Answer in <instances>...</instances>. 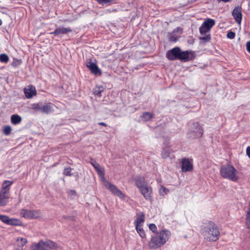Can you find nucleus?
Here are the masks:
<instances>
[{"label":"nucleus","instance_id":"nucleus-31","mask_svg":"<svg viewBox=\"0 0 250 250\" xmlns=\"http://www.w3.org/2000/svg\"><path fill=\"white\" fill-rule=\"evenodd\" d=\"M137 232L138 233L139 235L143 238L146 237V233L144 230L141 228V226H138L137 228H135Z\"/></svg>","mask_w":250,"mask_h":250},{"label":"nucleus","instance_id":"nucleus-45","mask_svg":"<svg viewBox=\"0 0 250 250\" xmlns=\"http://www.w3.org/2000/svg\"><path fill=\"white\" fill-rule=\"evenodd\" d=\"M4 216L5 215H0V220H1L2 222H3Z\"/></svg>","mask_w":250,"mask_h":250},{"label":"nucleus","instance_id":"nucleus-43","mask_svg":"<svg viewBox=\"0 0 250 250\" xmlns=\"http://www.w3.org/2000/svg\"><path fill=\"white\" fill-rule=\"evenodd\" d=\"M99 125L104 126H107V125L104 122H99L98 124Z\"/></svg>","mask_w":250,"mask_h":250},{"label":"nucleus","instance_id":"nucleus-22","mask_svg":"<svg viewBox=\"0 0 250 250\" xmlns=\"http://www.w3.org/2000/svg\"><path fill=\"white\" fill-rule=\"evenodd\" d=\"M13 181L5 180L2 183V188L0 191L9 193L10 186L13 184Z\"/></svg>","mask_w":250,"mask_h":250},{"label":"nucleus","instance_id":"nucleus-39","mask_svg":"<svg viewBox=\"0 0 250 250\" xmlns=\"http://www.w3.org/2000/svg\"><path fill=\"white\" fill-rule=\"evenodd\" d=\"M167 191H168L167 189L163 187H161L160 190V192L162 195L166 194Z\"/></svg>","mask_w":250,"mask_h":250},{"label":"nucleus","instance_id":"nucleus-17","mask_svg":"<svg viewBox=\"0 0 250 250\" xmlns=\"http://www.w3.org/2000/svg\"><path fill=\"white\" fill-rule=\"evenodd\" d=\"M53 104L48 103L45 104H42L41 112L48 114L54 111Z\"/></svg>","mask_w":250,"mask_h":250},{"label":"nucleus","instance_id":"nucleus-24","mask_svg":"<svg viewBox=\"0 0 250 250\" xmlns=\"http://www.w3.org/2000/svg\"><path fill=\"white\" fill-rule=\"evenodd\" d=\"M21 120V117L18 114H13L11 117V123L15 125L20 124Z\"/></svg>","mask_w":250,"mask_h":250},{"label":"nucleus","instance_id":"nucleus-42","mask_svg":"<svg viewBox=\"0 0 250 250\" xmlns=\"http://www.w3.org/2000/svg\"><path fill=\"white\" fill-rule=\"evenodd\" d=\"M246 153L248 156H250V146L247 147L246 149Z\"/></svg>","mask_w":250,"mask_h":250},{"label":"nucleus","instance_id":"nucleus-14","mask_svg":"<svg viewBox=\"0 0 250 250\" xmlns=\"http://www.w3.org/2000/svg\"><path fill=\"white\" fill-rule=\"evenodd\" d=\"M140 191L146 200L149 201L151 200V195L152 193V189L151 187L147 185L142 188H141Z\"/></svg>","mask_w":250,"mask_h":250},{"label":"nucleus","instance_id":"nucleus-27","mask_svg":"<svg viewBox=\"0 0 250 250\" xmlns=\"http://www.w3.org/2000/svg\"><path fill=\"white\" fill-rule=\"evenodd\" d=\"M42 104H43L42 103H41V102L38 103L33 104L32 105V108L36 111H41V112Z\"/></svg>","mask_w":250,"mask_h":250},{"label":"nucleus","instance_id":"nucleus-36","mask_svg":"<svg viewBox=\"0 0 250 250\" xmlns=\"http://www.w3.org/2000/svg\"><path fill=\"white\" fill-rule=\"evenodd\" d=\"M201 40H203L206 42H209L211 40V36L210 34H207L205 36L202 37L200 38Z\"/></svg>","mask_w":250,"mask_h":250},{"label":"nucleus","instance_id":"nucleus-38","mask_svg":"<svg viewBox=\"0 0 250 250\" xmlns=\"http://www.w3.org/2000/svg\"><path fill=\"white\" fill-rule=\"evenodd\" d=\"M149 228L153 232H156L157 230V227L154 224H150L149 226Z\"/></svg>","mask_w":250,"mask_h":250},{"label":"nucleus","instance_id":"nucleus-10","mask_svg":"<svg viewBox=\"0 0 250 250\" xmlns=\"http://www.w3.org/2000/svg\"><path fill=\"white\" fill-rule=\"evenodd\" d=\"M86 67L90 71L91 73L95 76H101L102 75V71L99 68L97 64L95 62H92L91 60L87 62L86 64Z\"/></svg>","mask_w":250,"mask_h":250},{"label":"nucleus","instance_id":"nucleus-34","mask_svg":"<svg viewBox=\"0 0 250 250\" xmlns=\"http://www.w3.org/2000/svg\"><path fill=\"white\" fill-rule=\"evenodd\" d=\"M71 168L70 167L65 168L63 171V174L65 176H70L72 175V174L71 173Z\"/></svg>","mask_w":250,"mask_h":250},{"label":"nucleus","instance_id":"nucleus-37","mask_svg":"<svg viewBox=\"0 0 250 250\" xmlns=\"http://www.w3.org/2000/svg\"><path fill=\"white\" fill-rule=\"evenodd\" d=\"M19 240H20V245L21 247H23V246H24L27 243V241L26 239L22 238V237L18 238L17 239V241H19Z\"/></svg>","mask_w":250,"mask_h":250},{"label":"nucleus","instance_id":"nucleus-48","mask_svg":"<svg viewBox=\"0 0 250 250\" xmlns=\"http://www.w3.org/2000/svg\"><path fill=\"white\" fill-rule=\"evenodd\" d=\"M140 66H141V65H137L136 69H139Z\"/></svg>","mask_w":250,"mask_h":250},{"label":"nucleus","instance_id":"nucleus-15","mask_svg":"<svg viewBox=\"0 0 250 250\" xmlns=\"http://www.w3.org/2000/svg\"><path fill=\"white\" fill-rule=\"evenodd\" d=\"M3 222L5 223L7 225H12V226H21V222L17 219L14 218H9L7 216L5 215L4 217V219L3 220Z\"/></svg>","mask_w":250,"mask_h":250},{"label":"nucleus","instance_id":"nucleus-47","mask_svg":"<svg viewBox=\"0 0 250 250\" xmlns=\"http://www.w3.org/2000/svg\"><path fill=\"white\" fill-rule=\"evenodd\" d=\"M2 23V21L1 19H0V26L1 25Z\"/></svg>","mask_w":250,"mask_h":250},{"label":"nucleus","instance_id":"nucleus-16","mask_svg":"<svg viewBox=\"0 0 250 250\" xmlns=\"http://www.w3.org/2000/svg\"><path fill=\"white\" fill-rule=\"evenodd\" d=\"M9 198V193L4 192V191H0V206H5L8 199Z\"/></svg>","mask_w":250,"mask_h":250},{"label":"nucleus","instance_id":"nucleus-29","mask_svg":"<svg viewBox=\"0 0 250 250\" xmlns=\"http://www.w3.org/2000/svg\"><path fill=\"white\" fill-rule=\"evenodd\" d=\"M9 60L8 56L5 54L2 53L0 54V62L2 63H7Z\"/></svg>","mask_w":250,"mask_h":250},{"label":"nucleus","instance_id":"nucleus-46","mask_svg":"<svg viewBox=\"0 0 250 250\" xmlns=\"http://www.w3.org/2000/svg\"><path fill=\"white\" fill-rule=\"evenodd\" d=\"M218 1H223L224 2H228L230 0H217Z\"/></svg>","mask_w":250,"mask_h":250},{"label":"nucleus","instance_id":"nucleus-3","mask_svg":"<svg viewBox=\"0 0 250 250\" xmlns=\"http://www.w3.org/2000/svg\"><path fill=\"white\" fill-rule=\"evenodd\" d=\"M170 232L167 230H163L159 234L152 237L148 246L151 249H156L164 245L168 240Z\"/></svg>","mask_w":250,"mask_h":250},{"label":"nucleus","instance_id":"nucleus-28","mask_svg":"<svg viewBox=\"0 0 250 250\" xmlns=\"http://www.w3.org/2000/svg\"><path fill=\"white\" fill-rule=\"evenodd\" d=\"M104 88L103 86H99L96 87L93 89V93L95 95H98L99 97L101 96V94L103 92Z\"/></svg>","mask_w":250,"mask_h":250},{"label":"nucleus","instance_id":"nucleus-19","mask_svg":"<svg viewBox=\"0 0 250 250\" xmlns=\"http://www.w3.org/2000/svg\"><path fill=\"white\" fill-rule=\"evenodd\" d=\"M24 93L26 97L28 99L31 98L37 94L35 88L32 86L30 88H24Z\"/></svg>","mask_w":250,"mask_h":250},{"label":"nucleus","instance_id":"nucleus-18","mask_svg":"<svg viewBox=\"0 0 250 250\" xmlns=\"http://www.w3.org/2000/svg\"><path fill=\"white\" fill-rule=\"evenodd\" d=\"M145 214L143 212H140L137 214V218L134 221L135 228H137L138 226H141V224L145 222Z\"/></svg>","mask_w":250,"mask_h":250},{"label":"nucleus","instance_id":"nucleus-9","mask_svg":"<svg viewBox=\"0 0 250 250\" xmlns=\"http://www.w3.org/2000/svg\"><path fill=\"white\" fill-rule=\"evenodd\" d=\"M104 186L106 188L109 189L112 194L117 196L120 199H122L124 198V194L115 185L107 181L105 183Z\"/></svg>","mask_w":250,"mask_h":250},{"label":"nucleus","instance_id":"nucleus-32","mask_svg":"<svg viewBox=\"0 0 250 250\" xmlns=\"http://www.w3.org/2000/svg\"><path fill=\"white\" fill-rule=\"evenodd\" d=\"M22 60L21 59H18L17 58H14L11 65L14 67L21 65L22 63Z\"/></svg>","mask_w":250,"mask_h":250},{"label":"nucleus","instance_id":"nucleus-6","mask_svg":"<svg viewBox=\"0 0 250 250\" xmlns=\"http://www.w3.org/2000/svg\"><path fill=\"white\" fill-rule=\"evenodd\" d=\"M56 247V244L52 241L41 240L31 247V250H54Z\"/></svg>","mask_w":250,"mask_h":250},{"label":"nucleus","instance_id":"nucleus-12","mask_svg":"<svg viewBox=\"0 0 250 250\" xmlns=\"http://www.w3.org/2000/svg\"><path fill=\"white\" fill-rule=\"evenodd\" d=\"M91 164L95 169L98 175L103 180H105L104 168L95 161L91 159Z\"/></svg>","mask_w":250,"mask_h":250},{"label":"nucleus","instance_id":"nucleus-1","mask_svg":"<svg viewBox=\"0 0 250 250\" xmlns=\"http://www.w3.org/2000/svg\"><path fill=\"white\" fill-rule=\"evenodd\" d=\"M166 56L169 61L180 60L182 62H187L195 58L194 52L188 50L182 51L177 46L168 50Z\"/></svg>","mask_w":250,"mask_h":250},{"label":"nucleus","instance_id":"nucleus-2","mask_svg":"<svg viewBox=\"0 0 250 250\" xmlns=\"http://www.w3.org/2000/svg\"><path fill=\"white\" fill-rule=\"evenodd\" d=\"M201 233L208 241H216L220 236L219 229L212 221L205 223L202 226Z\"/></svg>","mask_w":250,"mask_h":250},{"label":"nucleus","instance_id":"nucleus-33","mask_svg":"<svg viewBox=\"0 0 250 250\" xmlns=\"http://www.w3.org/2000/svg\"><path fill=\"white\" fill-rule=\"evenodd\" d=\"M11 130H12V128H11V126L9 125H6V126H4L3 131V133L6 135H8L11 133Z\"/></svg>","mask_w":250,"mask_h":250},{"label":"nucleus","instance_id":"nucleus-8","mask_svg":"<svg viewBox=\"0 0 250 250\" xmlns=\"http://www.w3.org/2000/svg\"><path fill=\"white\" fill-rule=\"evenodd\" d=\"M181 171L183 172L191 171L193 169V160L188 158L184 157L181 161Z\"/></svg>","mask_w":250,"mask_h":250},{"label":"nucleus","instance_id":"nucleus-20","mask_svg":"<svg viewBox=\"0 0 250 250\" xmlns=\"http://www.w3.org/2000/svg\"><path fill=\"white\" fill-rule=\"evenodd\" d=\"M140 118L143 122H149L154 118V115L150 112H145L141 115Z\"/></svg>","mask_w":250,"mask_h":250},{"label":"nucleus","instance_id":"nucleus-21","mask_svg":"<svg viewBox=\"0 0 250 250\" xmlns=\"http://www.w3.org/2000/svg\"><path fill=\"white\" fill-rule=\"evenodd\" d=\"M136 185L140 189L147 186L145 180L141 177H136L135 179Z\"/></svg>","mask_w":250,"mask_h":250},{"label":"nucleus","instance_id":"nucleus-23","mask_svg":"<svg viewBox=\"0 0 250 250\" xmlns=\"http://www.w3.org/2000/svg\"><path fill=\"white\" fill-rule=\"evenodd\" d=\"M21 215L26 219H32V210L22 209L20 212Z\"/></svg>","mask_w":250,"mask_h":250},{"label":"nucleus","instance_id":"nucleus-35","mask_svg":"<svg viewBox=\"0 0 250 250\" xmlns=\"http://www.w3.org/2000/svg\"><path fill=\"white\" fill-rule=\"evenodd\" d=\"M227 37L229 39H233L235 37V33L234 32L229 30L227 34Z\"/></svg>","mask_w":250,"mask_h":250},{"label":"nucleus","instance_id":"nucleus-49","mask_svg":"<svg viewBox=\"0 0 250 250\" xmlns=\"http://www.w3.org/2000/svg\"><path fill=\"white\" fill-rule=\"evenodd\" d=\"M250 158V157H249Z\"/></svg>","mask_w":250,"mask_h":250},{"label":"nucleus","instance_id":"nucleus-30","mask_svg":"<svg viewBox=\"0 0 250 250\" xmlns=\"http://www.w3.org/2000/svg\"><path fill=\"white\" fill-rule=\"evenodd\" d=\"M42 216V213L39 210H32V219H37Z\"/></svg>","mask_w":250,"mask_h":250},{"label":"nucleus","instance_id":"nucleus-44","mask_svg":"<svg viewBox=\"0 0 250 250\" xmlns=\"http://www.w3.org/2000/svg\"><path fill=\"white\" fill-rule=\"evenodd\" d=\"M70 192L72 194V195H76V192L75 190H70Z\"/></svg>","mask_w":250,"mask_h":250},{"label":"nucleus","instance_id":"nucleus-25","mask_svg":"<svg viewBox=\"0 0 250 250\" xmlns=\"http://www.w3.org/2000/svg\"><path fill=\"white\" fill-rule=\"evenodd\" d=\"M172 149L170 146L166 145L164 146L162 151V156H170L171 154Z\"/></svg>","mask_w":250,"mask_h":250},{"label":"nucleus","instance_id":"nucleus-41","mask_svg":"<svg viewBox=\"0 0 250 250\" xmlns=\"http://www.w3.org/2000/svg\"><path fill=\"white\" fill-rule=\"evenodd\" d=\"M246 49L247 51L250 53V41H249L246 43Z\"/></svg>","mask_w":250,"mask_h":250},{"label":"nucleus","instance_id":"nucleus-5","mask_svg":"<svg viewBox=\"0 0 250 250\" xmlns=\"http://www.w3.org/2000/svg\"><path fill=\"white\" fill-rule=\"evenodd\" d=\"M203 129L197 122H189L188 135L189 138H199L202 136Z\"/></svg>","mask_w":250,"mask_h":250},{"label":"nucleus","instance_id":"nucleus-4","mask_svg":"<svg viewBox=\"0 0 250 250\" xmlns=\"http://www.w3.org/2000/svg\"><path fill=\"white\" fill-rule=\"evenodd\" d=\"M221 176L233 182H236L238 180L237 169L230 164L222 165L220 169Z\"/></svg>","mask_w":250,"mask_h":250},{"label":"nucleus","instance_id":"nucleus-40","mask_svg":"<svg viewBox=\"0 0 250 250\" xmlns=\"http://www.w3.org/2000/svg\"><path fill=\"white\" fill-rule=\"evenodd\" d=\"M181 31V33L182 32V29L180 27H177L173 29L172 33H174V34L175 33H177Z\"/></svg>","mask_w":250,"mask_h":250},{"label":"nucleus","instance_id":"nucleus-7","mask_svg":"<svg viewBox=\"0 0 250 250\" xmlns=\"http://www.w3.org/2000/svg\"><path fill=\"white\" fill-rule=\"evenodd\" d=\"M215 24V21L214 20L208 18L202 23L199 27L200 33L203 35L208 32Z\"/></svg>","mask_w":250,"mask_h":250},{"label":"nucleus","instance_id":"nucleus-11","mask_svg":"<svg viewBox=\"0 0 250 250\" xmlns=\"http://www.w3.org/2000/svg\"><path fill=\"white\" fill-rule=\"evenodd\" d=\"M242 7L240 6H236L232 12V15L236 22L240 24L242 20Z\"/></svg>","mask_w":250,"mask_h":250},{"label":"nucleus","instance_id":"nucleus-26","mask_svg":"<svg viewBox=\"0 0 250 250\" xmlns=\"http://www.w3.org/2000/svg\"><path fill=\"white\" fill-rule=\"evenodd\" d=\"M179 37L174 33H168V38L169 42H176L178 40Z\"/></svg>","mask_w":250,"mask_h":250},{"label":"nucleus","instance_id":"nucleus-13","mask_svg":"<svg viewBox=\"0 0 250 250\" xmlns=\"http://www.w3.org/2000/svg\"><path fill=\"white\" fill-rule=\"evenodd\" d=\"M72 31V30L70 27H59L56 28L53 32L50 33V34L59 36L60 35H64Z\"/></svg>","mask_w":250,"mask_h":250}]
</instances>
